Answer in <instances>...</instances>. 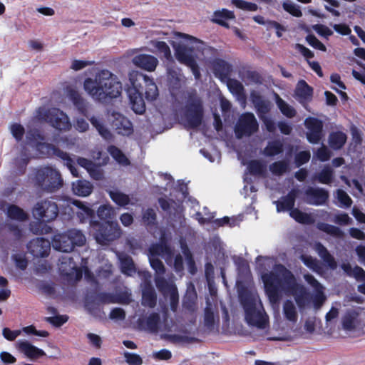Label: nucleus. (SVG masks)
I'll list each match as a JSON object with an SVG mask.
<instances>
[{"label": "nucleus", "instance_id": "a18cd8bd", "mask_svg": "<svg viewBox=\"0 0 365 365\" xmlns=\"http://www.w3.org/2000/svg\"><path fill=\"white\" fill-rule=\"evenodd\" d=\"M289 170V163L285 160H279L274 162L269 165L270 172L277 176L282 175L284 173L287 172Z\"/></svg>", "mask_w": 365, "mask_h": 365}, {"label": "nucleus", "instance_id": "79ce46f5", "mask_svg": "<svg viewBox=\"0 0 365 365\" xmlns=\"http://www.w3.org/2000/svg\"><path fill=\"white\" fill-rule=\"evenodd\" d=\"M319 182L322 184L329 185L334 180V170L329 166H325L318 174L314 177Z\"/></svg>", "mask_w": 365, "mask_h": 365}, {"label": "nucleus", "instance_id": "a211bd4d", "mask_svg": "<svg viewBox=\"0 0 365 365\" xmlns=\"http://www.w3.org/2000/svg\"><path fill=\"white\" fill-rule=\"evenodd\" d=\"M212 69L215 76L222 82L227 80L233 71L232 66L222 58H215L212 61Z\"/></svg>", "mask_w": 365, "mask_h": 365}, {"label": "nucleus", "instance_id": "774afa93", "mask_svg": "<svg viewBox=\"0 0 365 365\" xmlns=\"http://www.w3.org/2000/svg\"><path fill=\"white\" fill-rule=\"evenodd\" d=\"M124 357L126 363L130 365H141L143 364L142 358L137 354L125 352Z\"/></svg>", "mask_w": 365, "mask_h": 365}, {"label": "nucleus", "instance_id": "c9c22d12", "mask_svg": "<svg viewBox=\"0 0 365 365\" xmlns=\"http://www.w3.org/2000/svg\"><path fill=\"white\" fill-rule=\"evenodd\" d=\"M247 169L250 173L255 176H264L267 172V166L260 160H252L248 163Z\"/></svg>", "mask_w": 365, "mask_h": 365}, {"label": "nucleus", "instance_id": "bb28decb", "mask_svg": "<svg viewBox=\"0 0 365 365\" xmlns=\"http://www.w3.org/2000/svg\"><path fill=\"white\" fill-rule=\"evenodd\" d=\"M197 292L195 287L191 284L186 290L185 294L182 299V307L184 309L193 313L197 309Z\"/></svg>", "mask_w": 365, "mask_h": 365}, {"label": "nucleus", "instance_id": "0eeeda50", "mask_svg": "<svg viewBox=\"0 0 365 365\" xmlns=\"http://www.w3.org/2000/svg\"><path fill=\"white\" fill-rule=\"evenodd\" d=\"M203 114V105L200 98L195 94L190 95L184 108V117L187 126L191 129L199 127L202 124Z\"/></svg>", "mask_w": 365, "mask_h": 365}, {"label": "nucleus", "instance_id": "8fccbe9b", "mask_svg": "<svg viewBox=\"0 0 365 365\" xmlns=\"http://www.w3.org/2000/svg\"><path fill=\"white\" fill-rule=\"evenodd\" d=\"M204 325L208 329H212L215 325V316L211 304L207 302V306L204 310Z\"/></svg>", "mask_w": 365, "mask_h": 365}, {"label": "nucleus", "instance_id": "dca6fc26", "mask_svg": "<svg viewBox=\"0 0 365 365\" xmlns=\"http://www.w3.org/2000/svg\"><path fill=\"white\" fill-rule=\"evenodd\" d=\"M27 248L34 257H46L50 253L51 242L44 237H36L28 243Z\"/></svg>", "mask_w": 365, "mask_h": 365}, {"label": "nucleus", "instance_id": "6ab92c4d", "mask_svg": "<svg viewBox=\"0 0 365 365\" xmlns=\"http://www.w3.org/2000/svg\"><path fill=\"white\" fill-rule=\"evenodd\" d=\"M161 324L160 316L157 312L150 313L146 318H139L138 326L150 333H157Z\"/></svg>", "mask_w": 365, "mask_h": 365}, {"label": "nucleus", "instance_id": "423d86ee", "mask_svg": "<svg viewBox=\"0 0 365 365\" xmlns=\"http://www.w3.org/2000/svg\"><path fill=\"white\" fill-rule=\"evenodd\" d=\"M92 227L94 230V237L96 242L101 245H108L119 238L121 235L119 225L114 222H93Z\"/></svg>", "mask_w": 365, "mask_h": 365}, {"label": "nucleus", "instance_id": "cd10ccee", "mask_svg": "<svg viewBox=\"0 0 365 365\" xmlns=\"http://www.w3.org/2000/svg\"><path fill=\"white\" fill-rule=\"evenodd\" d=\"M296 200V191L292 190L289 193L281 197V199L276 202L277 212H285L294 210Z\"/></svg>", "mask_w": 365, "mask_h": 365}, {"label": "nucleus", "instance_id": "e433bc0d", "mask_svg": "<svg viewBox=\"0 0 365 365\" xmlns=\"http://www.w3.org/2000/svg\"><path fill=\"white\" fill-rule=\"evenodd\" d=\"M6 215L11 220L20 222L25 221L28 219V215L24 210L16 205H9L8 206Z\"/></svg>", "mask_w": 365, "mask_h": 365}, {"label": "nucleus", "instance_id": "58836bf2", "mask_svg": "<svg viewBox=\"0 0 365 365\" xmlns=\"http://www.w3.org/2000/svg\"><path fill=\"white\" fill-rule=\"evenodd\" d=\"M317 228L319 230L337 238H342L344 235V232L339 227L325 222L318 223Z\"/></svg>", "mask_w": 365, "mask_h": 365}, {"label": "nucleus", "instance_id": "de8ad7c7", "mask_svg": "<svg viewBox=\"0 0 365 365\" xmlns=\"http://www.w3.org/2000/svg\"><path fill=\"white\" fill-rule=\"evenodd\" d=\"M26 140L30 143L35 144V146L38 151V144L39 143H45L42 142L45 140V137L38 129H31L28 131L26 134Z\"/></svg>", "mask_w": 365, "mask_h": 365}, {"label": "nucleus", "instance_id": "2f4dec72", "mask_svg": "<svg viewBox=\"0 0 365 365\" xmlns=\"http://www.w3.org/2000/svg\"><path fill=\"white\" fill-rule=\"evenodd\" d=\"M235 18V16L233 11L222 9L221 11L214 12L213 21L225 28H229V24L225 20L234 19Z\"/></svg>", "mask_w": 365, "mask_h": 365}, {"label": "nucleus", "instance_id": "a878e982", "mask_svg": "<svg viewBox=\"0 0 365 365\" xmlns=\"http://www.w3.org/2000/svg\"><path fill=\"white\" fill-rule=\"evenodd\" d=\"M176 57L180 62L183 63L192 68L195 78H200V73L199 71L197 65L196 64L193 57L186 51L185 48H178L176 51Z\"/></svg>", "mask_w": 365, "mask_h": 365}, {"label": "nucleus", "instance_id": "ea45409f", "mask_svg": "<svg viewBox=\"0 0 365 365\" xmlns=\"http://www.w3.org/2000/svg\"><path fill=\"white\" fill-rule=\"evenodd\" d=\"M108 151L115 160L123 165H129L130 162L122 150L115 145H110Z\"/></svg>", "mask_w": 365, "mask_h": 365}, {"label": "nucleus", "instance_id": "7c9ffc66", "mask_svg": "<svg viewBox=\"0 0 365 365\" xmlns=\"http://www.w3.org/2000/svg\"><path fill=\"white\" fill-rule=\"evenodd\" d=\"M346 135L342 131L331 132L329 135V146L334 150H339L345 145Z\"/></svg>", "mask_w": 365, "mask_h": 365}, {"label": "nucleus", "instance_id": "603ef678", "mask_svg": "<svg viewBox=\"0 0 365 365\" xmlns=\"http://www.w3.org/2000/svg\"><path fill=\"white\" fill-rule=\"evenodd\" d=\"M231 2L237 8L244 11H256L258 9V6L256 4L245 0H232Z\"/></svg>", "mask_w": 365, "mask_h": 365}, {"label": "nucleus", "instance_id": "6e6d98bb", "mask_svg": "<svg viewBox=\"0 0 365 365\" xmlns=\"http://www.w3.org/2000/svg\"><path fill=\"white\" fill-rule=\"evenodd\" d=\"M142 220L147 225H154L157 220L155 211L153 208H148L143 212Z\"/></svg>", "mask_w": 365, "mask_h": 365}, {"label": "nucleus", "instance_id": "f704fd0d", "mask_svg": "<svg viewBox=\"0 0 365 365\" xmlns=\"http://www.w3.org/2000/svg\"><path fill=\"white\" fill-rule=\"evenodd\" d=\"M289 215L296 222L303 225H312L314 222V219L311 214L302 212L298 208L292 210Z\"/></svg>", "mask_w": 365, "mask_h": 365}, {"label": "nucleus", "instance_id": "6e6552de", "mask_svg": "<svg viewBox=\"0 0 365 365\" xmlns=\"http://www.w3.org/2000/svg\"><path fill=\"white\" fill-rule=\"evenodd\" d=\"M38 116L57 130H68L71 128L68 115L58 108H52L47 110L39 108Z\"/></svg>", "mask_w": 365, "mask_h": 365}, {"label": "nucleus", "instance_id": "f8f14e48", "mask_svg": "<svg viewBox=\"0 0 365 365\" xmlns=\"http://www.w3.org/2000/svg\"><path fill=\"white\" fill-rule=\"evenodd\" d=\"M241 303L245 309V317L247 324L258 328H264L267 319L264 314L256 309L255 302L252 299H243L242 297H241Z\"/></svg>", "mask_w": 365, "mask_h": 365}, {"label": "nucleus", "instance_id": "3c124183", "mask_svg": "<svg viewBox=\"0 0 365 365\" xmlns=\"http://www.w3.org/2000/svg\"><path fill=\"white\" fill-rule=\"evenodd\" d=\"M120 266L122 272L130 274V272H135V267L131 257L126 255L120 258Z\"/></svg>", "mask_w": 365, "mask_h": 365}, {"label": "nucleus", "instance_id": "49530a36", "mask_svg": "<svg viewBox=\"0 0 365 365\" xmlns=\"http://www.w3.org/2000/svg\"><path fill=\"white\" fill-rule=\"evenodd\" d=\"M276 103L282 113L286 117L291 118L296 115V110L282 100L279 96H277Z\"/></svg>", "mask_w": 365, "mask_h": 365}, {"label": "nucleus", "instance_id": "4c0bfd02", "mask_svg": "<svg viewBox=\"0 0 365 365\" xmlns=\"http://www.w3.org/2000/svg\"><path fill=\"white\" fill-rule=\"evenodd\" d=\"M301 259L302 262L313 272L322 274L324 272L323 267L320 262L310 255H302Z\"/></svg>", "mask_w": 365, "mask_h": 365}, {"label": "nucleus", "instance_id": "2eb2a0df", "mask_svg": "<svg viewBox=\"0 0 365 365\" xmlns=\"http://www.w3.org/2000/svg\"><path fill=\"white\" fill-rule=\"evenodd\" d=\"M305 202L312 205L320 206L327 203L329 200V192L321 187L309 186L304 191Z\"/></svg>", "mask_w": 365, "mask_h": 365}, {"label": "nucleus", "instance_id": "9b49d317", "mask_svg": "<svg viewBox=\"0 0 365 365\" xmlns=\"http://www.w3.org/2000/svg\"><path fill=\"white\" fill-rule=\"evenodd\" d=\"M58 207L56 202L50 200H42L36 202L32 209L35 219L49 222L58 215Z\"/></svg>", "mask_w": 365, "mask_h": 365}, {"label": "nucleus", "instance_id": "bf43d9fd", "mask_svg": "<svg viewBox=\"0 0 365 365\" xmlns=\"http://www.w3.org/2000/svg\"><path fill=\"white\" fill-rule=\"evenodd\" d=\"M113 213V209L112 208V207L108 205H101L97 210V215L98 217L101 220H107L112 218Z\"/></svg>", "mask_w": 365, "mask_h": 365}, {"label": "nucleus", "instance_id": "680f3d73", "mask_svg": "<svg viewBox=\"0 0 365 365\" xmlns=\"http://www.w3.org/2000/svg\"><path fill=\"white\" fill-rule=\"evenodd\" d=\"M282 7L287 12L293 16L301 17L302 16V12L300 10L299 6L294 4L284 2L282 4Z\"/></svg>", "mask_w": 365, "mask_h": 365}, {"label": "nucleus", "instance_id": "f257e3e1", "mask_svg": "<svg viewBox=\"0 0 365 365\" xmlns=\"http://www.w3.org/2000/svg\"><path fill=\"white\" fill-rule=\"evenodd\" d=\"M264 291L271 304H277L282 299L284 292H290L299 309H304L309 301V294L306 288L297 282L293 273L284 265L279 264L274 272H269L262 277Z\"/></svg>", "mask_w": 365, "mask_h": 365}, {"label": "nucleus", "instance_id": "4d7b16f0", "mask_svg": "<svg viewBox=\"0 0 365 365\" xmlns=\"http://www.w3.org/2000/svg\"><path fill=\"white\" fill-rule=\"evenodd\" d=\"M150 264L151 267L155 270L156 275H163L165 272V267L163 262L156 257H150Z\"/></svg>", "mask_w": 365, "mask_h": 365}, {"label": "nucleus", "instance_id": "ddd939ff", "mask_svg": "<svg viewBox=\"0 0 365 365\" xmlns=\"http://www.w3.org/2000/svg\"><path fill=\"white\" fill-rule=\"evenodd\" d=\"M100 304H114V294L108 292L94 293L85 300V308L92 315L97 316L101 312Z\"/></svg>", "mask_w": 365, "mask_h": 365}, {"label": "nucleus", "instance_id": "5701e85b", "mask_svg": "<svg viewBox=\"0 0 365 365\" xmlns=\"http://www.w3.org/2000/svg\"><path fill=\"white\" fill-rule=\"evenodd\" d=\"M342 327L346 331H354L360 325L359 312L354 309L346 311L341 319Z\"/></svg>", "mask_w": 365, "mask_h": 365}, {"label": "nucleus", "instance_id": "72a5a7b5", "mask_svg": "<svg viewBox=\"0 0 365 365\" xmlns=\"http://www.w3.org/2000/svg\"><path fill=\"white\" fill-rule=\"evenodd\" d=\"M157 303V295L155 289L150 287H145L143 290L142 304L150 308L155 307Z\"/></svg>", "mask_w": 365, "mask_h": 365}, {"label": "nucleus", "instance_id": "f3484780", "mask_svg": "<svg viewBox=\"0 0 365 365\" xmlns=\"http://www.w3.org/2000/svg\"><path fill=\"white\" fill-rule=\"evenodd\" d=\"M38 151L47 156H54L63 161L64 164L67 166L71 165L73 160L68 153L61 150L58 147L51 143H39L38 144Z\"/></svg>", "mask_w": 365, "mask_h": 365}, {"label": "nucleus", "instance_id": "aec40b11", "mask_svg": "<svg viewBox=\"0 0 365 365\" xmlns=\"http://www.w3.org/2000/svg\"><path fill=\"white\" fill-rule=\"evenodd\" d=\"M314 90L304 80H299L294 90V95L298 101L302 103H307L312 99Z\"/></svg>", "mask_w": 365, "mask_h": 365}, {"label": "nucleus", "instance_id": "0e129e2a", "mask_svg": "<svg viewBox=\"0 0 365 365\" xmlns=\"http://www.w3.org/2000/svg\"><path fill=\"white\" fill-rule=\"evenodd\" d=\"M68 320L67 315H56L46 318V321L56 327H60Z\"/></svg>", "mask_w": 365, "mask_h": 365}, {"label": "nucleus", "instance_id": "1a4fd4ad", "mask_svg": "<svg viewBox=\"0 0 365 365\" xmlns=\"http://www.w3.org/2000/svg\"><path fill=\"white\" fill-rule=\"evenodd\" d=\"M250 101L254 105L259 119L263 122L267 130L269 133H274L276 130L275 123L267 115L271 110L270 102L264 99L263 96L256 91L250 92Z\"/></svg>", "mask_w": 365, "mask_h": 365}, {"label": "nucleus", "instance_id": "b1692460", "mask_svg": "<svg viewBox=\"0 0 365 365\" xmlns=\"http://www.w3.org/2000/svg\"><path fill=\"white\" fill-rule=\"evenodd\" d=\"M314 250L323 260L324 265L331 270L337 268V262L334 256L329 252L327 247L321 242H316Z\"/></svg>", "mask_w": 365, "mask_h": 365}, {"label": "nucleus", "instance_id": "a19ab883", "mask_svg": "<svg viewBox=\"0 0 365 365\" xmlns=\"http://www.w3.org/2000/svg\"><path fill=\"white\" fill-rule=\"evenodd\" d=\"M73 204L80 209V210L77 212V216L81 222H83L87 219L93 217V210L91 208L85 205L82 202L75 200Z\"/></svg>", "mask_w": 365, "mask_h": 365}, {"label": "nucleus", "instance_id": "4468645a", "mask_svg": "<svg viewBox=\"0 0 365 365\" xmlns=\"http://www.w3.org/2000/svg\"><path fill=\"white\" fill-rule=\"evenodd\" d=\"M304 125L307 129L306 137L309 143L317 144L323 138V123L316 118H308L305 120Z\"/></svg>", "mask_w": 365, "mask_h": 365}, {"label": "nucleus", "instance_id": "473e14b6", "mask_svg": "<svg viewBox=\"0 0 365 365\" xmlns=\"http://www.w3.org/2000/svg\"><path fill=\"white\" fill-rule=\"evenodd\" d=\"M284 151V145L281 140H274L267 143L264 148L263 154L267 157H274L282 153Z\"/></svg>", "mask_w": 365, "mask_h": 365}, {"label": "nucleus", "instance_id": "c756f323", "mask_svg": "<svg viewBox=\"0 0 365 365\" xmlns=\"http://www.w3.org/2000/svg\"><path fill=\"white\" fill-rule=\"evenodd\" d=\"M92 184L86 180H77L72 183V190L76 195L88 196L93 191Z\"/></svg>", "mask_w": 365, "mask_h": 365}, {"label": "nucleus", "instance_id": "20e7f679", "mask_svg": "<svg viewBox=\"0 0 365 365\" xmlns=\"http://www.w3.org/2000/svg\"><path fill=\"white\" fill-rule=\"evenodd\" d=\"M85 242V235L81 230L76 229H71L64 233L55 235L52 239L53 247L63 252H71L76 247L83 246Z\"/></svg>", "mask_w": 365, "mask_h": 365}, {"label": "nucleus", "instance_id": "c03bdc74", "mask_svg": "<svg viewBox=\"0 0 365 365\" xmlns=\"http://www.w3.org/2000/svg\"><path fill=\"white\" fill-rule=\"evenodd\" d=\"M109 196L116 205L120 207H125L130 202L129 196L120 191H110Z\"/></svg>", "mask_w": 365, "mask_h": 365}, {"label": "nucleus", "instance_id": "4be33fe9", "mask_svg": "<svg viewBox=\"0 0 365 365\" xmlns=\"http://www.w3.org/2000/svg\"><path fill=\"white\" fill-rule=\"evenodd\" d=\"M68 97L78 113L86 118H88L90 105L88 101L74 89H71L68 91Z\"/></svg>", "mask_w": 365, "mask_h": 365}, {"label": "nucleus", "instance_id": "39448f33", "mask_svg": "<svg viewBox=\"0 0 365 365\" xmlns=\"http://www.w3.org/2000/svg\"><path fill=\"white\" fill-rule=\"evenodd\" d=\"M36 185L42 190L53 192L63 185V179L58 171L49 167L38 169L35 175Z\"/></svg>", "mask_w": 365, "mask_h": 365}, {"label": "nucleus", "instance_id": "7ed1b4c3", "mask_svg": "<svg viewBox=\"0 0 365 365\" xmlns=\"http://www.w3.org/2000/svg\"><path fill=\"white\" fill-rule=\"evenodd\" d=\"M131 86L127 89L132 110L136 114H143L145 111V103L143 96L148 101L155 100L158 95V88L153 78L145 74L136 73L130 77Z\"/></svg>", "mask_w": 365, "mask_h": 365}, {"label": "nucleus", "instance_id": "5fc2aeb1", "mask_svg": "<svg viewBox=\"0 0 365 365\" xmlns=\"http://www.w3.org/2000/svg\"><path fill=\"white\" fill-rule=\"evenodd\" d=\"M91 122V125L98 130L100 135L106 137L109 134L108 130L104 126L103 123L96 117L91 116L88 115L87 118Z\"/></svg>", "mask_w": 365, "mask_h": 365}, {"label": "nucleus", "instance_id": "09e8293b", "mask_svg": "<svg viewBox=\"0 0 365 365\" xmlns=\"http://www.w3.org/2000/svg\"><path fill=\"white\" fill-rule=\"evenodd\" d=\"M182 249L187 261L188 271L191 274H195L197 272V267L193 256L186 245L182 246Z\"/></svg>", "mask_w": 365, "mask_h": 365}, {"label": "nucleus", "instance_id": "f03ea898", "mask_svg": "<svg viewBox=\"0 0 365 365\" xmlns=\"http://www.w3.org/2000/svg\"><path fill=\"white\" fill-rule=\"evenodd\" d=\"M83 88L93 98L105 101L120 96L122 83L112 72L103 69L96 73L94 78H86Z\"/></svg>", "mask_w": 365, "mask_h": 365}, {"label": "nucleus", "instance_id": "393cba45", "mask_svg": "<svg viewBox=\"0 0 365 365\" xmlns=\"http://www.w3.org/2000/svg\"><path fill=\"white\" fill-rule=\"evenodd\" d=\"M18 349L31 359H36L46 355L45 351L27 341H21L18 343Z\"/></svg>", "mask_w": 365, "mask_h": 365}, {"label": "nucleus", "instance_id": "c85d7f7f", "mask_svg": "<svg viewBox=\"0 0 365 365\" xmlns=\"http://www.w3.org/2000/svg\"><path fill=\"white\" fill-rule=\"evenodd\" d=\"M113 126L118 134L128 136L133 133L132 123L125 117L120 116L113 121Z\"/></svg>", "mask_w": 365, "mask_h": 365}, {"label": "nucleus", "instance_id": "e2e57ef3", "mask_svg": "<svg viewBox=\"0 0 365 365\" xmlns=\"http://www.w3.org/2000/svg\"><path fill=\"white\" fill-rule=\"evenodd\" d=\"M336 198L339 202L346 207H351L353 202L349 195L341 189H338L336 190Z\"/></svg>", "mask_w": 365, "mask_h": 365}, {"label": "nucleus", "instance_id": "69168bd1", "mask_svg": "<svg viewBox=\"0 0 365 365\" xmlns=\"http://www.w3.org/2000/svg\"><path fill=\"white\" fill-rule=\"evenodd\" d=\"M310 152L309 150L300 151L295 155V164L297 167H300L308 163L310 160Z\"/></svg>", "mask_w": 365, "mask_h": 365}, {"label": "nucleus", "instance_id": "052dcab7", "mask_svg": "<svg viewBox=\"0 0 365 365\" xmlns=\"http://www.w3.org/2000/svg\"><path fill=\"white\" fill-rule=\"evenodd\" d=\"M155 283L156 287L161 292H166L168 290H171L172 286H170L168 282L166 280L165 277L162 275H156L155 277Z\"/></svg>", "mask_w": 365, "mask_h": 365}, {"label": "nucleus", "instance_id": "338daca9", "mask_svg": "<svg viewBox=\"0 0 365 365\" xmlns=\"http://www.w3.org/2000/svg\"><path fill=\"white\" fill-rule=\"evenodd\" d=\"M307 43L316 49L322 51H326L327 48L314 34H309L306 36Z\"/></svg>", "mask_w": 365, "mask_h": 365}, {"label": "nucleus", "instance_id": "37998d69", "mask_svg": "<svg viewBox=\"0 0 365 365\" xmlns=\"http://www.w3.org/2000/svg\"><path fill=\"white\" fill-rule=\"evenodd\" d=\"M284 317L292 322L297 321V313L294 303L291 300H286L283 305Z\"/></svg>", "mask_w": 365, "mask_h": 365}, {"label": "nucleus", "instance_id": "864d4df0", "mask_svg": "<svg viewBox=\"0 0 365 365\" xmlns=\"http://www.w3.org/2000/svg\"><path fill=\"white\" fill-rule=\"evenodd\" d=\"M225 83H227V86L229 90L236 94H240L243 92L244 88L242 84L237 79L231 78L230 76Z\"/></svg>", "mask_w": 365, "mask_h": 365}, {"label": "nucleus", "instance_id": "9d476101", "mask_svg": "<svg viewBox=\"0 0 365 365\" xmlns=\"http://www.w3.org/2000/svg\"><path fill=\"white\" fill-rule=\"evenodd\" d=\"M259 130L258 122L252 113H242L238 118L234 131L237 138L250 137Z\"/></svg>", "mask_w": 365, "mask_h": 365}, {"label": "nucleus", "instance_id": "13d9d810", "mask_svg": "<svg viewBox=\"0 0 365 365\" xmlns=\"http://www.w3.org/2000/svg\"><path fill=\"white\" fill-rule=\"evenodd\" d=\"M29 160L30 158L26 153H22L21 158H16L14 159V165L18 168L20 174H24L25 173Z\"/></svg>", "mask_w": 365, "mask_h": 365}, {"label": "nucleus", "instance_id": "412c9836", "mask_svg": "<svg viewBox=\"0 0 365 365\" xmlns=\"http://www.w3.org/2000/svg\"><path fill=\"white\" fill-rule=\"evenodd\" d=\"M133 63L145 71H154L158 64V60L150 54H138L133 58Z\"/></svg>", "mask_w": 365, "mask_h": 365}]
</instances>
